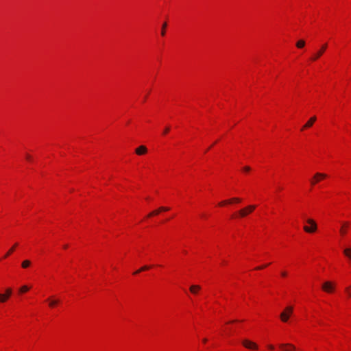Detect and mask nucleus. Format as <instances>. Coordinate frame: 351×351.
Instances as JSON below:
<instances>
[{
  "instance_id": "obj_27",
  "label": "nucleus",
  "mask_w": 351,
  "mask_h": 351,
  "mask_svg": "<svg viewBox=\"0 0 351 351\" xmlns=\"http://www.w3.org/2000/svg\"><path fill=\"white\" fill-rule=\"evenodd\" d=\"M267 265H269V264H267V265H263V266H260V267H257L256 268V269H263L265 267H266Z\"/></svg>"
},
{
  "instance_id": "obj_15",
  "label": "nucleus",
  "mask_w": 351,
  "mask_h": 351,
  "mask_svg": "<svg viewBox=\"0 0 351 351\" xmlns=\"http://www.w3.org/2000/svg\"><path fill=\"white\" fill-rule=\"evenodd\" d=\"M49 300V306L50 307H53L55 306L56 304H58L59 302H60V300H50V299H48Z\"/></svg>"
},
{
  "instance_id": "obj_36",
  "label": "nucleus",
  "mask_w": 351,
  "mask_h": 351,
  "mask_svg": "<svg viewBox=\"0 0 351 351\" xmlns=\"http://www.w3.org/2000/svg\"><path fill=\"white\" fill-rule=\"evenodd\" d=\"M237 322V320H233L231 322Z\"/></svg>"
},
{
  "instance_id": "obj_16",
  "label": "nucleus",
  "mask_w": 351,
  "mask_h": 351,
  "mask_svg": "<svg viewBox=\"0 0 351 351\" xmlns=\"http://www.w3.org/2000/svg\"><path fill=\"white\" fill-rule=\"evenodd\" d=\"M305 45V41L303 40H300L296 43V47L298 48H302Z\"/></svg>"
},
{
  "instance_id": "obj_20",
  "label": "nucleus",
  "mask_w": 351,
  "mask_h": 351,
  "mask_svg": "<svg viewBox=\"0 0 351 351\" xmlns=\"http://www.w3.org/2000/svg\"><path fill=\"white\" fill-rule=\"evenodd\" d=\"M17 245V244H15L10 250L8 252V253L5 255V258L8 257L10 254H11L14 250V247Z\"/></svg>"
},
{
  "instance_id": "obj_6",
  "label": "nucleus",
  "mask_w": 351,
  "mask_h": 351,
  "mask_svg": "<svg viewBox=\"0 0 351 351\" xmlns=\"http://www.w3.org/2000/svg\"><path fill=\"white\" fill-rule=\"evenodd\" d=\"M326 49L327 44L325 43L321 47L320 49L317 52L313 54V56L311 57V60L313 61L317 60L319 58H320L322 56V54L324 53Z\"/></svg>"
},
{
  "instance_id": "obj_18",
  "label": "nucleus",
  "mask_w": 351,
  "mask_h": 351,
  "mask_svg": "<svg viewBox=\"0 0 351 351\" xmlns=\"http://www.w3.org/2000/svg\"><path fill=\"white\" fill-rule=\"evenodd\" d=\"M8 298L5 294L0 293V302H5Z\"/></svg>"
},
{
  "instance_id": "obj_13",
  "label": "nucleus",
  "mask_w": 351,
  "mask_h": 351,
  "mask_svg": "<svg viewBox=\"0 0 351 351\" xmlns=\"http://www.w3.org/2000/svg\"><path fill=\"white\" fill-rule=\"evenodd\" d=\"M190 291L193 294H197L198 291L201 289L200 286L199 285H192L190 287Z\"/></svg>"
},
{
  "instance_id": "obj_34",
  "label": "nucleus",
  "mask_w": 351,
  "mask_h": 351,
  "mask_svg": "<svg viewBox=\"0 0 351 351\" xmlns=\"http://www.w3.org/2000/svg\"><path fill=\"white\" fill-rule=\"evenodd\" d=\"M206 341H207V339L205 338V339H203V342L204 343H206Z\"/></svg>"
},
{
  "instance_id": "obj_24",
  "label": "nucleus",
  "mask_w": 351,
  "mask_h": 351,
  "mask_svg": "<svg viewBox=\"0 0 351 351\" xmlns=\"http://www.w3.org/2000/svg\"><path fill=\"white\" fill-rule=\"evenodd\" d=\"M169 210V208L168 207H164V206H161L158 208L159 213L161 211H167Z\"/></svg>"
},
{
  "instance_id": "obj_14",
  "label": "nucleus",
  "mask_w": 351,
  "mask_h": 351,
  "mask_svg": "<svg viewBox=\"0 0 351 351\" xmlns=\"http://www.w3.org/2000/svg\"><path fill=\"white\" fill-rule=\"evenodd\" d=\"M343 254L344 255L351 260V247H347L343 250Z\"/></svg>"
},
{
  "instance_id": "obj_32",
  "label": "nucleus",
  "mask_w": 351,
  "mask_h": 351,
  "mask_svg": "<svg viewBox=\"0 0 351 351\" xmlns=\"http://www.w3.org/2000/svg\"><path fill=\"white\" fill-rule=\"evenodd\" d=\"M346 291L348 293V296L350 297L351 296V293L348 291V289H346Z\"/></svg>"
},
{
  "instance_id": "obj_31",
  "label": "nucleus",
  "mask_w": 351,
  "mask_h": 351,
  "mask_svg": "<svg viewBox=\"0 0 351 351\" xmlns=\"http://www.w3.org/2000/svg\"><path fill=\"white\" fill-rule=\"evenodd\" d=\"M281 275H282L283 277H285V276H287V272H286V271H282V272L281 273Z\"/></svg>"
},
{
  "instance_id": "obj_17",
  "label": "nucleus",
  "mask_w": 351,
  "mask_h": 351,
  "mask_svg": "<svg viewBox=\"0 0 351 351\" xmlns=\"http://www.w3.org/2000/svg\"><path fill=\"white\" fill-rule=\"evenodd\" d=\"M31 265V262L29 260H25L22 262L21 266L23 268H27Z\"/></svg>"
},
{
  "instance_id": "obj_26",
  "label": "nucleus",
  "mask_w": 351,
  "mask_h": 351,
  "mask_svg": "<svg viewBox=\"0 0 351 351\" xmlns=\"http://www.w3.org/2000/svg\"><path fill=\"white\" fill-rule=\"evenodd\" d=\"M25 158H26L27 160H29V161H31V160H32V156H31L29 154H27L25 155Z\"/></svg>"
},
{
  "instance_id": "obj_9",
  "label": "nucleus",
  "mask_w": 351,
  "mask_h": 351,
  "mask_svg": "<svg viewBox=\"0 0 351 351\" xmlns=\"http://www.w3.org/2000/svg\"><path fill=\"white\" fill-rule=\"evenodd\" d=\"M350 223L348 221H343L341 223V226L339 229V233L342 237H344L348 232V228H349Z\"/></svg>"
},
{
  "instance_id": "obj_29",
  "label": "nucleus",
  "mask_w": 351,
  "mask_h": 351,
  "mask_svg": "<svg viewBox=\"0 0 351 351\" xmlns=\"http://www.w3.org/2000/svg\"><path fill=\"white\" fill-rule=\"evenodd\" d=\"M268 348L271 350H274V346L273 345H269L268 346Z\"/></svg>"
},
{
  "instance_id": "obj_25",
  "label": "nucleus",
  "mask_w": 351,
  "mask_h": 351,
  "mask_svg": "<svg viewBox=\"0 0 351 351\" xmlns=\"http://www.w3.org/2000/svg\"><path fill=\"white\" fill-rule=\"evenodd\" d=\"M150 268L149 266H147V265H145L143 267H142L141 269H140V271H145V270H147Z\"/></svg>"
},
{
  "instance_id": "obj_12",
  "label": "nucleus",
  "mask_w": 351,
  "mask_h": 351,
  "mask_svg": "<svg viewBox=\"0 0 351 351\" xmlns=\"http://www.w3.org/2000/svg\"><path fill=\"white\" fill-rule=\"evenodd\" d=\"M241 199L239 197H233V198H231L230 199H228V200H226V201H223L219 203V205L220 206H223L226 204H230V203H232V202H237V203H239L241 202Z\"/></svg>"
},
{
  "instance_id": "obj_22",
  "label": "nucleus",
  "mask_w": 351,
  "mask_h": 351,
  "mask_svg": "<svg viewBox=\"0 0 351 351\" xmlns=\"http://www.w3.org/2000/svg\"><path fill=\"white\" fill-rule=\"evenodd\" d=\"M6 296L8 298H9L11 294H12V289L10 288H8L6 290H5V293Z\"/></svg>"
},
{
  "instance_id": "obj_10",
  "label": "nucleus",
  "mask_w": 351,
  "mask_h": 351,
  "mask_svg": "<svg viewBox=\"0 0 351 351\" xmlns=\"http://www.w3.org/2000/svg\"><path fill=\"white\" fill-rule=\"evenodd\" d=\"M147 152V149L144 145H141L138 147H137L135 150V153L137 155H143Z\"/></svg>"
},
{
  "instance_id": "obj_28",
  "label": "nucleus",
  "mask_w": 351,
  "mask_h": 351,
  "mask_svg": "<svg viewBox=\"0 0 351 351\" xmlns=\"http://www.w3.org/2000/svg\"><path fill=\"white\" fill-rule=\"evenodd\" d=\"M169 130H170V128L169 127H167L165 129L163 134H165L168 133Z\"/></svg>"
},
{
  "instance_id": "obj_33",
  "label": "nucleus",
  "mask_w": 351,
  "mask_h": 351,
  "mask_svg": "<svg viewBox=\"0 0 351 351\" xmlns=\"http://www.w3.org/2000/svg\"><path fill=\"white\" fill-rule=\"evenodd\" d=\"M141 271H140V269H138V270H137L136 271H135V272L134 273V274H138V273H139V272H141Z\"/></svg>"
},
{
  "instance_id": "obj_30",
  "label": "nucleus",
  "mask_w": 351,
  "mask_h": 351,
  "mask_svg": "<svg viewBox=\"0 0 351 351\" xmlns=\"http://www.w3.org/2000/svg\"><path fill=\"white\" fill-rule=\"evenodd\" d=\"M243 169L245 171H249L250 170V168L249 167H245Z\"/></svg>"
},
{
  "instance_id": "obj_23",
  "label": "nucleus",
  "mask_w": 351,
  "mask_h": 351,
  "mask_svg": "<svg viewBox=\"0 0 351 351\" xmlns=\"http://www.w3.org/2000/svg\"><path fill=\"white\" fill-rule=\"evenodd\" d=\"M159 213V210L158 209V210H156L152 213H150L149 215H148V217H152V216H154V215H156Z\"/></svg>"
},
{
  "instance_id": "obj_4",
  "label": "nucleus",
  "mask_w": 351,
  "mask_h": 351,
  "mask_svg": "<svg viewBox=\"0 0 351 351\" xmlns=\"http://www.w3.org/2000/svg\"><path fill=\"white\" fill-rule=\"evenodd\" d=\"M322 289L324 291L330 293L335 289V284L330 281H326L322 284Z\"/></svg>"
},
{
  "instance_id": "obj_8",
  "label": "nucleus",
  "mask_w": 351,
  "mask_h": 351,
  "mask_svg": "<svg viewBox=\"0 0 351 351\" xmlns=\"http://www.w3.org/2000/svg\"><path fill=\"white\" fill-rule=\"evenodd\" d=\"M279 348L282 351H295L296 348L291 343H280L279 344Z\"/></svg>"
},
{
  "instance_id": "obj_35",
  "label": "nucleus",
  "mask_w": 351,
  "mask_h": 351,
  "mask_svg": "<svg viewBox=\"0 0 351 351\" xmlns=\"http://www.w3.org/2000/svg\"><path fill=\"white\" fill-rule=\"evenodd\" d=\"M67 247H68V245H64V248H65V249H66V248H67Z\"/></svg>"
},
{
  "instance_id": "obj_19",
  "label": "nucleus",
  "mask_w": 351,
  "mask_h": 351,
  "mask_svg": "<svg viewBox=\"0 0 351 351\" xmlns=\"http://www.w3.org/2000/svg\"><path fill=\"white\" fill-rule=\"evenodd\" d=\"M29 290V287L26 285L21 287L19 289L20 293H25Z\"/></svg>"
},
{
  "instance_id": "obj_5",
  "label": "nucleus",
  "mask_w": 351,
  "mask_h": 351,
  "mask_svg": "<svg viewBox=\"0 0 351 351\" xmlns=\"http://www.w3.org/2000/svg\"><path fill=\"white\" fill-rule=\"evenodd\" d=\"M327 177V175L322 173H316L313 179L311 180V184L315 185L316 183L319 182L322 179H324Z\"/></svg>"
},
{
  "instance_id": "obj_7",
  "label": "nucleus",
  "mask_w": 351,
  "mask_h": 351,
  "mask_svg": "<svg viewBox=\"0 0 351 351\" xmlns=\"http://www.w3.org/2000/svg\"><path fill=\"white\" fill-rule=\"evenodd\" d=\"M242 344L244 347H245L247 349H251V350H257L258 349L257 344L252 341L248 340V339L243 340Z\"/></svg>"
},
{
  "instance_id": "obj_1",
  "label": "nucleus",
  "mask_w": 351,
  "mask_h": 351,
  "mask_svg": "<svg viewBox=\"0 0 351 351\" xmlns=\"http://www.w3.org/2000/svg\"><path fill=\"white\" fill-rule=\"evenodd\" d=\"M306 222L310 225L308 226H304V230L306 232L308 233H313L315 232L317 230V226L315 223V221L312 219H308L306 220Z\"/></svg>"
},
{
  "instance_id": "obj_2",
  "label": "nucleus",
  "mask_w": 351,
  "mask_h": 351,
  "mask_svg": "<svg viewBox=\"0 0 351 351\" xmlns=\"http://www.w3.org/2000/svg\"><path fill=\"white\" fill-rule=\"evenodd\" d=\"M293 307L289 306L285 308L283 312H282L280 315V319L283 322H287L290 317V315L293 313Z\"/></svg>"
},
{
  "instance_id": "obj_3",
  "label": "nucleus",
  "mask_w": 351,
  "mask_h": 351,
  "mask_svg": "<svg viewBox=\"0 0 351 351\" xmlns=\"http://www.w3.org/2000/svg\"><path fill=\"white\" fill-rule=\"evenodd\" d=\"M256 205H248L246 207L241 209L239 211V216L240 217H246L248 214L252 213L255 208H256Z\"/></svg>"
},
{
  "instance_id": "obj_11",
  "label": "nucleus",
  "mask_w": 351,
  "mask_h": 351,
  "mask_svg": "<svg viewBox=\"0 0 351 351\" xmlns=\"http://www.w3.org/2000/svg\"><path fill=\"white\" fill-rule=\"evenodd\" d=\"M317 118L315 116L312 117L306 123V124L302 128V130L308 128L313 125V124L316 121Z\"/></svg>"
},
{
  "instance_id": "obj_21",
  "label": "nucleus",
  "mask_w": 351,
  "mask_h": 351,
  "mask_svg": "<svg viewBox=\"0 0 351 351\" xmlns=\"http://www.w3.org/2000/svg\"><path fill=\"white\" fill-rule=\"evenodd\" d=\"M167 27V23H165L163 25H162V30H161V35L162 36H165V28Z\"/></svg>"
}]
</instances>
